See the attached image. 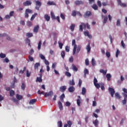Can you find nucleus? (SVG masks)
Masks as SVG:
<instances>
[{
    "label": "nucleus",
    "instance_id": "f257e3e1",
    "mask_svg": "<svg viewBox=\"0 0 127 127\" xmlns=\"http://www.w3.org/2000/svg\"><path fill=\"white\" fill-rule=\"evenodd\" d=\"M72 45H74L73 50V55L76 54V50H77V45H76V40H72Z\"/></svg>",
    "mask_w": 127,
    "mask_h": 127
},
{
    "label": "nucleus",
    "instance_id": "f03ea898",
    "mask_svg": "<svg viewBox=\"0 0 127 127\" xmlns=\"http://www.w3.org/2000/svg\"><path fill=\"white\" fill-rule=\"evenodd\" d=\"M33 11L30 9H26L25 12V18H28L29 15L28 13H32Z\"/></svg>",
    "mask_w": 127,
    "mask_h": 127
},
{
    "label": "nucleus",
    "instance_id": "7ed1b4c3",
    "mask_svg": "<svg viewBox=\"0 0 127 127\" xmlns=\"http://www.w3.org/2000/svg\"><path fill=\"white\" fill-rule=\"evenodd\" d=\"M3 36H6V39L7 40H9V41H12V39L9 37L8 35L6 34V33L4 34H0V37H3Z\"/></svg>",
    "mask_w": 127,
    "mask_h": 127
},
{
    "label": "nucleus",
    "instance_id": "20e7f679",
    "mask_svg": "<svg viewBox=\"0 0 127 127\" xmlns=\"http://www.w3.org/2000/svg\"><path fill=\"white\" fill-rule=\"evenodd\" d=\"M35 2H36V5H37L35 7V8L36 9H37V10H39V8L40 6H41V2L38 0H36Z\"/></svg>",
    "mask_w": 127,
    "mask_h": 127
},
{
    "label": "nucleus",
    "instance_id": "39448f33",
    "mask_svg": "<svg viewBox=\"0 0 127 127\" xmlns=\"http://www.w3.org/2000/svg\"><path fill=\"white\" fill-rule=\"evenodd\" d=\"M108 90L109 91V93L111 94V96L112 98H114V95H115V89H114L112 88L109 87L108 88Z\"/></svg>",
    "mask_w": 127,
    "mask_h": 127
},
{
    "label": "nucleus",
    "instance_id": "423d86ee",
    "mask_svg": "<svg viewBox=\"0 0 127 127\" xmlns=\"http://www.w3.org/2000/svg\"><path fill=\"white\" fill-rule=\"evenodd\" d=\"M53 96V91H50L49 92L46 93L45 94V98H47L48 97H52Z\"/></svg>",
    "mask_w": 127,
    "mask_h": 127
},
{
    "label": "nucleus",
    "instance_id": "0eeeda50",
    "mask_svg": "<svg viewBox=\"0 0 127 127\" xmlns=\"http://www.w3.org/2000/svg\"><path fill=\"white\" fill-rule=\"evenodd\" d=\"M39 77H37L36 82H42V73L39 74Z\"/></svg>",
    "mask_w": 127,
    "mask_h": 127
},
{
    "label": "nucleus",
    "instance_id": "6e6552de",
    "mask_svg": "<svg viewBox=\"0 0 127 127\" xmlns=\"http://www.w3.org/2000/svg\"><path fill=\"white\" fill-rule=\"evenodd\" d=\"M123 97H124V100L122 101L123 105H126L127 104V94L125 93H122Z\"/></svg>",
    "mask_w": 127,
    "mask_h": 127
},
{
    "label": "nucleus",
    "instance_id": "1a4fd4ad",
    "mask_svg": "<svg viewBox=\"0 0 127 127\" xmlns=\"http://www.w3.org/2000/svg\"><path fill=\"white\" fill-rule=\"evenodd\" d=\"M91 15H92V12L90 11H87L85 13L84 15V17H85V18H87V17H89V16Z\"/></svg>",
    "mask_w": 127,
    "mask_h": 127
},
{
    "label": "nucleus",
    "instance_id": "9d476101",
    "mask_svg": "<svg viewBox=\"0 0 127 127\" xmlns=\"http://www.w3.org/2000/svg\"><path fill=\"white\" fill-rule=\"evenodd\" d=\"M32 2L30 0H27L23 3L24 6H28L29 5H31Z\"/></svg>",
    "mask_w": 127,
    "mask_h": 127
},
{
    "label": "nucleus",
    "instance_id": "9b49d317",
    "mask_svg": "<svg viewBox=\"0 0 127 127\" xmlns=\"http://www.w3.org/2000/svg\"><path fill=\"white\" fill-rule=\"evenodd\" d=\"M76 5H80V4H84V1L82 0H76L74 2Z\"/></svg>",
    "mask_w": 127,
    "mask_h": 127
},
{
    "label": "nucleus",
    "instance_id": "f8f14e48",
    "mask_svg": "<svg viewBox=\"0 0 127 127\" xmlns=\"http://www.w3.org/2000/svg\"><path fill=\"white\" fill-rule=\"evenodd\" d=\"M66 89H67L66 86H63L60 87V90L61 92H62V93L65 92Z\"/></svg>",
    "mask_w": 127,
    "mask_h": 127
},
{
    "label": "nucleus",
    "instance_id": "ddd939ff",
    "mask_svg": "<svg viewBox=\"0 0 127 127\" xmlns=\"http://www.w3.org/2000/svg\"><path fill=\"white\" fill-rule=\"evenodd\" d=\"M84 34L85 36H88L89 38H92V35L89 33V31H84Z\"/></svg>",
    "mask_w": 127,
    "mask_h": 127
},
{
    "label": "nucleus",
    "instance_id": "4468645a",
    "mask_svg": "<svg viewBox=\"0 0 127 127\" xmlns=\"http://www.w3.org/2000/svg\"><path fill=\"white\" fill-rule=\"evenodd\" d=\"M36 102H37V99H31L30 100L29 104L30 105H34V104H35V103H36Z\"/></svg>",
    "mask_w": 127,
    "mask_h": 127
},
{
    "label": "nucleus",
    "instance_id": "2eb2a0df",
    "mask_svg": "<svg viewBox=\"0 0 127 127\" xmlns=\"http://www.w3.org/2000/svg\"><path fill=\"white\" fill-rule=\"evenodd\" d=\"M75 91V87L74 86H69L68 88V92L69 93H73Z\"/></svg>",
    "mask_w": 127,
    "mask_h": 127
},
{
    "label": "nucleus",
    "instance_id": "dca6fc26",
    "mask_svg": "<svg viewBox=\"0 0 127 127\" xmlns=\"http://www.w3.org/2000/svg\"><path fill=\"white\" fill-rule=\"evenodd\" d=\"M39 29V25H37L34 27L33 31H34V32L37 33V32H38Z\"/></svg>",
    "mask_w": 127,
    "mask_h": 127
},
{
    "label": "nucleus",
    "instance_id": "f3484780",
    "mask_svg": "<svg viewBox=\"0 0 127 127\" xmlns=\"http://www.w3.org/2000/svg\"><path fill=\"white\" fill-rule=\"evenodd\" d=\"M118 2V4L120 5L121 6H123L124 7H126L127 6V4L122 3V1L120 0V2H119V1H117Z\"/></svg>",
    "mask_w": 127,
    "mask_h": 127
},
{
    "label": "nucleus",
    "instance_id": "a211bd4d",
    "mask_svg": "<svg viewBox=\"0 0 127 127\" xmlns=\"http://www.w3.org/2000/svg\"><path fill=\"white\" fill-rule=\"evenodd\" d=\"M16 98L17 100H22L23 97L22 96V95H20L18 94H17L16 95Z\"/></svg>",
    "mask_w": 127,
    "mask_h": 127
},
{
    "label": "nucleus",
    "instance_id": "6ab92c4d",
    "mask_svg": "<svg viewBox=\"0 0 127 127\" xmlns=\"http://www.w3.org/2000/svg\"><path fill=\"white\" fill-rule=\"evenodd\" d=\"M47 4L48 5H56V3H55V2H54V1H49L47 2Z\"/></svg>",
    "mask_w": 127,
    "mask_h": 127
},
{
    "label": "nucleus",
    "instance_id": "aec40b11",
    "mask_svg": "<svg viewBox=\"0 0 127 127\" xmlns=\"http://www.w3.org/2000/svg\"><path fill=\"white\" fill-rule=\"evenodd\" d=\"M58 105H59L60 110L61 111L63 110V106H62V103H61V101H59L58 102Z\"/></svg>",
    "mask_w": 127,
    "mask_h": 127
},
{
    "label": "nucleus",
    "instance_id": "412c9836",
    "mask_svg": "<svg viewBox=\"0 0 127 127\" xmlns=\"http://www.w3.org/2000/svg\"><path fill=\"white\" fill-rule=\"evenodd\" d=\"M44 17L47 21H49V20H50V16H49L48 14H45Z\"/></svg>",
    "mask_w": 127,
    "mask_h": 127
},
{
    "label": "nucleus",
    "instance_id": "4be33fe9",
    "mask_svg": "<svg viewBox=\"0 0 127 127\" xmlns=\"http://www.w3.org/2000/svg\"><path fill=\"white\" fill-rule=\"evenodd\" d=\"M106 78L108 81H111V78H112V75L111 74L108 73L106 74Z\"/></svg>",
    "mask_w": 127,
    "mask_h": 127
},
{
    "label": "nucleus",
    "instance_id": "5701e85b",
    "mask_svg": "<svg viewBox=\"0 0 127 127\" xmlns=\"http://www.w3.org/2000/svg\"><path fill=\"white\" fill-rule=\"evenodd\" d=\"M70 29L71 31H74V29H75V24H71L70 26Z\"/></svg>",
    "mask_w": 127,
    "mask_h": 127
},
{
    "label": "nucleus",
    "instance_id": "b1692460",
    "mask_svg": "<svg viewBox=\"0 0 127 127\" xmlns=\"http://www.w3.org/2000/svg\"><path fill=\"white\" fill-rule=\"evenodd\" d=\"M93 125H94L95 127H97L98 125H99V121L98 119L95 120V121L93 122Z\"/></svg>",
    "mask_w": 127,
    "mask_h": 127
},
{
    "label": "nucleus",
    "instance_id": "393cba45",
    "mask_svg": "<svg viewBox=\"0 0 127 127\" xmlns=\"http://www.w3.org/2000/svg\"><path fill=\"white\" fill-rule=\"evenodd\" d=\"M72 69L73 71H75V72H77V71H78V68L74 64L72 65Z\"/></svg>",
    "mask_w": 127,
    "mask_h": 127
},
{
    "label": "nucleus",
    "instance_id": "a878e982",
    "mask_svg": "<svg viewBox=\"0 0 127 127\" xmlns=\"http://www.w3.org/2000/svg\"><path fill=\"white\" fill-rule=\"evenodd\" d=\"M38 15V14H37V13H35L34 14L32 15L30 20H33V19H34L35 17H36V15Z\"/></svg>",
    "mask_w": 127,
    "mask_h": 127
},
{
    "label": "nucleus",
    "instance_id": "bb28decb",
    "mask_svg": "<svg viewBox=\"0 0 127 127\" xmlns=\"http://www.w3.org/2000/svg\"><path fill=\"white\" fill-rule=\"evenodd\" d=\"M86 50H87L88 53L91 51V46H90V44H88L86 46Z\"/></svg>",
    "mask_w": 127,
    "mask_h": 127
},
{
    "label": "nucleus",
    "instance_id": "cd10ccee",
    "mask_svg": "<svg viewBox=\"0 0 127 127\" xmlns=\"http://www.w3.org/2000/svg\"><path fill=\"white\" fill-rule=\"evenodd\" d=\"M39 66H40V64H39V63H36L34 65L35 70H36V69H38Z\"/></svg>",
    "mask_w": 127,
    "mask_h": 127
},
{
    "label": "nucleus",
    "instance_id": "c85d7f7f",
    "mask_svg": "<svg viewBox=\"0 0 127 127\" xmlns=\"http://www.w3.org/2000/svg\"><path fill=\"white\" fill-rule=\"evenodd\" d=\"M69 85L71 86H74L75 85V82L74 81V79H72L71 80H69Z\"/></svg>",
    "mask_w": 127,
    "mask_h": 127
},
{
    "label": "nucleus",
    "instance_id": "c756f323",
    "mask_svg": "<svg viewBox=\"0 0 127 127\" xmlns=\"http://www.w3.org/2000/svg\"><path fill=\"white\" fill-rule=\"evenodd\" d=\"M64 98H65V94L63 93L61 95V96L60 97V99L62 101V102H63L64 101V99H63Z\"/></svg>",
    "mask_w": 127,
    "mask_h": 127
},
{
    "label": "nucleus",
    "instance_id": "7c9ffc66",
    "mask_svg": "<svg viewBox=\"0 0 127 127\" xmlns=\"http://www.w3.org/2000/svg\"><path fill=\"white\" fill-rule=\"evenodd\" d=\"M14 94H15V92H14V90H11L10 91V97H13V96H14Z\"/></svg>",
    "mask_w": 127,
    "mask_h": 127
},
{
    "label": "nucleus",
    "instance_id": "2f4dec72",
    "mask_svg": "<svg viewBox=\"0 0 127 127\" xmlns=\"http://www.w3.org/2000/svg\"><path fill=\"white\" fill-rule=\"evenodd\" d=\"M115 98L118 99H121V95H120V94H119V93L117 92L116 93H115Z\"/></svg>",
    "mask_w": 127,
    "mask_h": 127
},
{
    "label": "nucleus",
    "instance_id": "473e14b6",
    "mask_svg": "<svg viewBox=\"0 0 127 127\" xmlns=\"http://www.w3.org/2000/svg\"><path fill=\"white\" fill-rule=\"evenodd\" d=\"M92 8H93V9H94V10H98V6L97 5V4H94L92 5Z\"/></svg>",
    "mask_w": 127,
    "mask_h": 127
},
{
    "label": "nucleus",
    "instance_id": "72a5a7b5",
    "mask_svg": "<svg viewBox=\"0 0 127 127\" xmlns=\"http://www.w3.org/2000/svg\"><path fill=\"white\" fill-rule=\"evenodd\" d=\"M41 41H40L39 43H38V50H40V49H41Z\"/></svg>",
    "mask_w": 127,
    "mask_h": 127
},
{
    "label": "nucleus",
    "instance_id": "f704fd0d",
    "mask_svg": "<svg viewBox=\"0 0 127 127\" xmlns=\"http://www.w3.org/2000/svg\"><path fill=\"white\" fill-rule=\"evenodd\" d=\"M58 127H63V124H62V121H59L58 122Z\"/></svg>",
    "mask_w": 127,
    "mask_h": 127
},
{
    "label": "nucleus",
    "instance_id": "c9c22d12",
    "mask_svg": "<svg viewBox=\"0 0 127 127\" xmlns=\"http://www.w3.org/2000/svg\"><path fill=\"white\" fill-rule=\"evenodd\" d=\"M86 88H85V87H82V95H85L86 94Z\"/></svg>",
    "mask_w": 127,
    "mask_h": 127
},
{
    "label": "nucleus",
    "instance_id": "e433bc0d",
    "mask_svg": "<svg viewBox=\"0 0 127 127\" xmlns=\"http://www.w3.org/2000/svg\"><path fill=\"white\" fill-rule=\"evenodd\" d=\"M91 63H92V66H95V65H96V61H95V59L94 58L92 59Z\"/></svg>",
    "mask_w": 127,
    "mask_h": 127
},
{
    "label": "nucleus",
    "instance_id": "4c0bfd02",
    "mask_svg": "<svg viewBox=\"0 0 127 127\" xmlns=\"http://www.w3.org/2000/svg\"><path fill=\"white\" fill-rule=\"evenodd\" d=\"M27 25L29 26V27H31V26H32V22H31L30 21H28L27 22Z\"/></svg>",
    "mask_w": 127,
    "mask_h": 127
},
{
    "label": "nucleus",
    "instance_id": "58836bf2",
    "mask_svg": "<svg viewBox=\"0 0 127 127\" xmlns=\"http://www.w3.org/2000/svg\"><path fill=\"white\" fill-rule=\"evenodd\" d=\"M116 25L117 26H121V20H120V19L117 20Z\"/></svg>",
    "mask_w": 127,
    "mask_h": 127
},
{
    "label": "nucleus",
    "instance_id": "ea45409f",
    "mask_svg": "<svg viewBox=\"0 0 127 127\" xmlns=\"http://www.w3.org/2000/svg\"><path fill=\"white\" fill-rule=\"evenodd\" d=\"M100 72L102 73L104 75H106V74H107V70L105 71L104 69H101L100 70Z\"/></svg>",
    "mask_w": 127,
    "mask_h": 127
},
{
    "label": "nucleus",
    "instance_id": "a19ab883",
    "mask_svg": "<svg viewBox=\"0 0 127 127\" xmlns=\"http://www.w3.org/2000/svg\"><path fill=\"white\" fill-rule=\"evenodd\" d=\"M51 18H52V19H56V17H55V15H54V13L51 12Z\"/></svg>",
    "mask_w": 127,
    "mask_h": 127
},
{
    "label": "nucleus",
    "instance_id": "79ce46f5",
    "mask_svg": "<svg viewBox=\"0 0 127 127\" xmlns=\"http://www.w3.org/2000/svg\"><path fill=\"white\" fill-rule=\"evenodd\" d=\"M84 77H86V74H89V70H88V69L85 68L84 71Z\"/></svg>",
    "mask_w": 127,
    "mask_h": 127
},
{
    "label": "nucleus",
    "instance_id": "37998d69",
    "mask_svg": "<svg viewBox=\"0 0 127 127\" xmlns=\"http://www.w3.org/2000/svg\"><path fill=\"white\" fill-rule=\"evenodd\" d=\"M26 36L27 37H32V36H33V34H32L31 33H27L26 34Z\"/></svg>",
    "mask_w": 127,
    "mask_h": 127
},
{
    "label": "nucleus",
    "instance_id": "c03bdc74",
    "mask_svg": "<svg viewBox=\"0 0 127 127\" xmlns=\"http://www.w3.org/2000/svg\"><path fill=\"white\" fill-rule=\"evenodd\" d=\"M5 54H3L2 53L0 54V57L2 59L5 58Z\"/></svg>",
    "mask_w": 127,
    "mask_h": 127
},
{
    "label": "nucleus",
    "instance_id": "a18cd8bd",
    "mask_svg": "<svg viewBox=\"0 0 127 127\" xmlns=\"http://www.w3.org/2000/svg\"><path fill=\"white\" fill-rule=\"evenodd\" d=\"M31 73L29 72V71L27 69L26 70V76L27 77H30V75H31Z\"/></svg>",
    "mask_w": 127,
    "mask_h": 127
},
{
    "label": "nucleus",
    "instance_id": "49530a36",
    "mask_svg": "<svg viewBox=\"0 0 127 127\" xmlns=\"http://www.w3.org/2000/svg\"><path fill=\"white\" fill-rule=\"evenodd\" d=\"M77 48L76 53H79V51H81V46H78Z\"/></svg>",
    "mask_w": 127,
    "mask_h": 127
},
{
    "label": "nucleus",
    "instance_id": "de8ad7c7",
    "mask_svg": "<svg viewBox=\"0 0 127 127\" xmlns=\"http://www.w3.org/2000/svg\"><path fill=\"white\" fill-rule=\"evenodd\" d=\"M65 75L67 76V77H71V73L68 71H66L65 73Z\"/></svg>",
    "mask_w": 127,
    "mask_h": 127
},
{
    "label": "nucleus",
    "instance_id": "09e8293b",
    "mask_svg": "<svg viewBox=\"0 0 127 127\" xmlns=\"http://www.w3.org/2000/svg\"><path fill=\"white\" fill-rule=\"evenodd\" d=\"M76 102L77 106H78V107H80V106H81V100L80 99H77Z\"/></svg>",
    "mask_w": 127,
    "mask_h": 127
},
{
    "label": "nucleus",
    "instance_id": "8fccbe9b",
    "mask_svg": "<svg viewBox=\"0 0 127 127\" xmlns=\"http://www.w3.org/2000/svg\"><path fill=\"white\" fill-rule=\"evenodd\" d=\"M58 44H59L60 49H62V47H63V44H62V43L60 42H59Z\"/></svg>",
    "mask_w": 127,
    "mask_h": 127
},
{
    "label": "nucleus",
    "instance_id": "3c124183",
    "mask_svg": "<svg viewBox=\"0 0 127 127\" xmlns=\"http://www.w3.org/2000/svg\"><path fill=\"white\" fill-rule=\"evenodd\" d=\"M67 124L68 125V127H71V126H72V122H71L70 121H67Z\"/></svg>",
    "mask_w": 127,
    "mask_h": 127
},
{
    "label": "nucleus",
    "instance_id": "603ef678",
    "mask_svg": "<svg viewBox=\"0 0 127 127\" xmlns=\"http://www.w3.org/2000/svg\"><path fill=\"white\" fill-rule=\"evenodd\" d=\"M123 91L124 93H122V94H126L127 95V89L124 88H123Z\"/></svg>",
    "mask_w": 127,
    "mask_h": 127
},
{
    "label": "nucleus",
    "instance_id": "864d4df0",
    "mask_svg": "<svg viewBox=\"0 0 127 127\" xmlns=\"http://www.w3.org/2000/svg\"><path fill=\"white\" fill-rule=\"evenodd\" d=\"M40 58H41V59H42V60H46L45 59V57H44V56H43V55H42V54H40Z\"/></svg>",
    "mask_w": 127,
    "mask_h": 127
},
{
    "label": "nucleus",
    "instance_id": "5fc2aeb1",
    "mask_svg": "<svg viewBox=\"0 0 127 127\" xmlns=\"http://www.w3.org/2000/svg\"><path fill=\"white\" fill-rule=\"evenodd\" d=\"M61 56L63 59H64V58L65 57V52L62 51L61 53Z\"/></svg>",
    "mask_w": 127,
    "mask_h": 127
},
{
    "label": "nucleus",
    "instance_id": "6e6d98bb",
    "mask_svg": "<svg viewBox=\"0 0 127 127\" xmlns=\"http://www.w3.org/2000/svg\"><path fill=\"white\" fill-rule=\"evenodd\" d=\"M94 86L97 88V89H99L101 86L99 83L94 84Z\"/></svg>",
    "mask_w": 127,
    "mask_h": 127
},
{
    "label": "nucleus",
    "instance_id": "4d7b16f0",
    "mask_svg": "<svg viewBox=\"0 0 127 127\" xmlns=\"http://www.w3.org/2000/svg\"><path fill=\"white\" fill-rule=\"evenodd\" d=\"M97 5L99 7H101L102 6V3L101 2V1L98 0L97 1Z\"/></svg>",
    "mask_w": 127,
    "mask_h": 127
},
{
    "label": "nucleus",
    "instance_id": "13d9d810",
    "mask_svg": "<svg viewBox=\"0 0 127 127\" xmlns=\"http://www.w3.org/2000/svg\"><path fill=\"white\" fill-rule=\"evenodd\" d=\"M120 50H119V49H117L116 55V57H119V54H120Z\"/></svg>",
    "mask_w": 127,
    "mask_h": 127
},
{
    "label": "nucleus",
    "instance_id": "bf43d9fd",
    "mask_svg": "<svg viewBox=\"0 0 127 127\" xmlns=\"http://www.w3.org/2000/svg\"><path fill=\"white\" fill-rule=\"evenodd\" d=\"M61 17L63 20H65V16H64V14H62V13H61Z\"/></svg>",
    "mask_w": 127,
    "mask_h": 127
},
{
    "label": "nucleus",
    "instance_id": "052dcab7",
    "mask_svg": "<svg viewBox=\"0 0 127 127\" xmlns=\"http://www.w3.org/2000/svg\"><path fill=\"white\" fill-rule=\"evenodd\" d=\"M76 14H77L76 11L75 10L72 11V16H76Z\"/></svg>",
    "mask_w": 127,
    "mask_h": 127
},
{
    "label": "nucleus",
    "instance_id": "680f3d73",
    "mask_svg": "<svg viewBox=\"0 0 127 127\" xmlns=\"http://www.w3.org/2000/svg\"><path fill=\"white\" fill-rule=\"evenodd\" d=\"M101 90H102L103 91L104 90H105V86H104V83H101Z\"/></svg>",
    "mask_w": 127,
    "mask_h": 127
},
{
    "label": "nucleus",
    "instance_id": "e2e57ef3",
    "mask_svg": "<svg viewBox=\"0 0 127 127\" xmlns=\"http://www.w3.org/2000/svg\"><path fill=\"white\" fill-rule=\"evenodd\" d=\"M65 51H66V52H69V51H70V49H69V48L68 47V46H66L65 47Z\"/></svg>",
    "mask_w": 127,
    "mask_h": 127
},
{
    "label": "nucleus",
    "instance_id": "0e129e2a",
    "mask_svg": "<svg viewBox=\"0 0 127 127\" xmlns=\"http://www.w3.org/2000/svg\"><path fill=\"white\" fill-rule=\"evenodd\" d=\"M104 23H107V21H108V16L104 17Z\"/></svg>",
    "mask_w": 127,
    "mask_h": 127
},
{
    "label": "nucleus",
    "instance_id": "69168bd1",
    "mask_svg": "<svg viewBox=\"0 0 127 127\" xmlns=\"http://www.w3.org/2000/svg\"><path fill=\"white\" fill-rule=\"evenodd\" d=\"M28 58H29V60H30V61H31V62H32V61H33V58H32V57L30 56V55L29 56Z\"/></svg>",
    "mask_w": 127,
    "mask_h": 127
},
{
    "label": "nucleus",
    "instance_id": "338daca9",
    "mask_svg": "<svg viewBox=\"0 0 127 127\" xmlns=\"http://www.w3.org/2000/svg\"><path fill=\"white\" fill-rule=\"evenodd\" d=\"M79 31L81 32L83 31V25L82 24L79 25Z\"/></svg>",
    "mask_w": 127,
    "mask_h": 127
},
{
    "label": "nucleus",
    "instance_id": "774afa93",
    "mask_svg": "<svg viewBox=\"0 0 127 127\" xmlns=\"http://www.w3.org/2000/svg\"><path fill=\"white\" fill-rule=\"evenodd\" d=\"M45 64L47 65V66H49V62L47 61L46 59L45 60Z\"/></svg>",
    "mask_w": 127,
    "mask_h": 127
}]
</instances>
